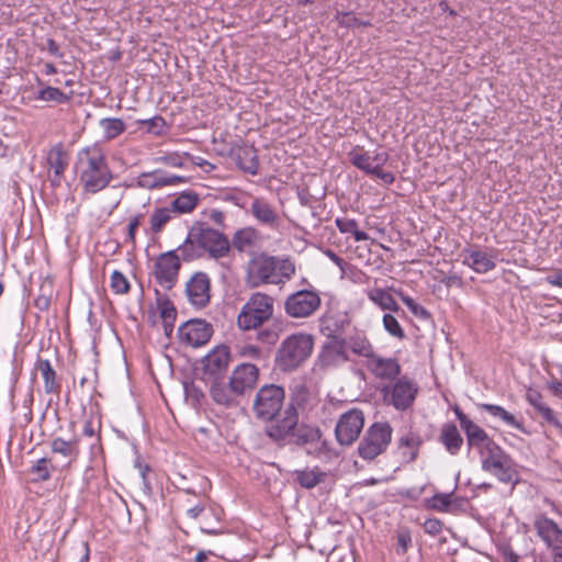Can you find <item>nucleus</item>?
Here are the masks:
<instances>
[{
  "mask_svg": "<svg viewBox=\"0 0 562 562\" xmlns=\"http://www.w3.org/2000/svg\"><path fill=\"white\" fill-rule=\"evenodd\" d=\"M284 398L282 386L266 384L259 389L254 400V414L258 419L268 423L265 432L274 441L285 439L299 423V414L293 405H288L281 413Z\"/></svg>",
  "mask_w": 562,
  "mask_h": 562,
  "instance_id": "nucleus-1",
  "label": "nucleus"
},
{
  "mask_svg": "<svg viewBox=\"0 0 562 562\" xmlns=\"http://www.w3.org/2000/svg\"><path fill=\"white\" fill-rule=\"evenodd\" d=\"M295 271V263L291 258L260 252L247 262L245 281L249 288L282 285L293 278Z\"/></svg>",
  "mask_w": 562,
  "mask_h": 562,
  "instance_id": "nucleus-2",
  "label": "nucleus"
},
{
  "mask_svg": "<svg viewBox=\"0 0 562 562\" xmlns=\"http://www.w3.org/2000/svg\"><path fill=\"white\" fill-rule=\"evenodd\" d=\"M76 169L83 191L88 193H98L106 188L112 180V172L108 166L105 154L97 144L78 151Z\"/></svg>",
  "mask_w": 562,
  "mask_h": 562,
  "instance_id": "nucleus-3",
  "label": "nucleus"
},
{
  "mask_svg": "<svg viewBox=\"0 0 562 562\" xmlns=\"http://www.w3.org/2000/svg\"><path fill=\"white\" fill-rule=\"evenodd\" d=\"M314 349V338L307 333H294L285 337L277 352L276 364L282 372H292L302 367Z\"/></svg>",
  "mask_w": 562,
  "mask_h": 562,
  "instance_id": "nucleus-4",
  "label": "nucleus"
},
{
  "mask_svg": "<svg viewBox=\"0 0 562 562\" xmlns=\"http://www.w3.org/2000/svg\"><path fill=\"white\" fill-rule=\"evenodd\" d=\"M273 315V299L261 292L251 294L237 316V325L243 330L260 327Z\"/></svg>",
  "mask_w": 562,
  "mask_h": 562,
  "instance_id": "nucleus-5",
  "label": "nucleus"
},
{
  "mask_svg": "<svg viewBox=\"0 0 562 562\" xmlns=\"http://www.w3.org/2000/svg\"><path fill=\"white\" fill-rule=\"evenodd\" d=\"M393 429L386 422L373 423L366 431L358 446V453L363 460L371 461L383 453L391 443Z\"/></svg>",
  "mask_w": 562,
  "mask_h": 562,
  "instance_id": "nucleus-6",
  "label": "nucleus"
},
{
  "mask_svg": "<svg viewBox=\"0 0 562 562\" xmlns=\"http://www.w3.org/2000/svg\"><path fill=\"white\" fill-rule=\"evenodd\" d=\"M482 469L503 483H510L515 480V469L510 457L496 443L480 452Z\"/></svg>",
  "mask_w": 562,
  "mask_h": 562,
  "instance_id": "nucleus-7",
  "label": "nucleus"
},
{
  "mask_svg": "<svg viewBox=\"0 0 562 562\" xmlns=\"http://www.w3.org/2000/svg\"><path fill=\"white\" fill-rule=\"evenodd\" d=\"M349 158L353 166L368 175L376 177L384 184L394 182L395 178L393 173L382 169L389 160V154L386 151L375 153V155L371 156L368 151L362 149H353L349 153Z\"/></svg>",
  "mask_w": 562,
  "mask_h": 562,
  "instance_id": "nucleus-8",
  "label": "nucleus"
},
{
  "mask_svg": "<svg viewBox=\"0 0 562 562\" xmlns=\"http://www.w3.org/2000/svg\"><path fill=\"white\" fill-rule=\"evenodd\" d=\"M385 401L397 411H405L411 407L418 393V385L407 376H401L394 384L384 386L382 390Z\"/></svg>",
  "mask_w": 562,
  "mask_h": 562,
  "instance_id": "nucleus-9",
  "label": "nucleus"
},
{
  "mask_svg": "<svg viewBox=\"0 0 562 562\" xmlns=\"http://www.w3.org/2000/svg\"><path fill=\"white\" fill-rule=\"evenodd\" d=\"M321 303L317 292L300 290L286 297L284 310L293 318H305L313 315L319 308Z\"/></svg>",
  "mask_w": 562,
  "mask_h": 562,
  "instance_id": "nucleus-10",
  "label": "nucleus"
},
{
  "mask_svg": "<svg viewBox=\"0 0 562 562\" xmlns=\"http://www.w3.org/2000/svg\"><path fill=\"white\" fill-rule=\"evenodd\" d=\"M364 426V416L362 411L352 408L344 413L335 427L337 441L341 446L352 445L359 437Z\"/></svg>",
  "mask_w": 562,
  "mask_h": 562,
  "instance_id": "nucleus-11",
  "label": "nucleus"
},
{
  "mask_svg": "<svg viewBox=\"0 0 562 562\" xmlns=\"http://www.w3.org/2000/svg\"><path fill=\"white\" fill-rule=\"evenodd\" d=\"M180 270V257L176 250L158 256L155 262L154 276L157 282L166 290L175 286Z\"/></svg>",
  "mask_w": 562,
  "mask_h": 562,
  "instance_id": "nucleus-12",
  "label": "nucleus"
},
{
  "mask_svg": "<svg viewBox=\"0 0 562 562\" xmlns=\"http://www.w3.org/2000/svg\"><path fill=\"white\" fill-rule=\"evenodd\" d=\"M537 535L551 550V558H562V529L552 519L540 515L533 521Z\"/></svg>",
  "mask_w": 562,
  "mask_h": 562,
  "instance_id": "nucleus-13",
  "label": "nucleus"
},
{
  "mask_svg": "<svg viewBox=\"0 0 562 562\" xmlns=\"http://www.w3.org/2000/svg\"><path fill=\"white\" fill-rule=\"evenodd\" d=\"M212 334V326L202 319L188 321L180 326L178 331L181 342L194 348L205 345Z\"/></svg>",
  "mask_w": 562,
  "mask_h": 562,
  "instance_id": "nucleus-14",
  "label": "nucleus"
},
{
  "mask_svg": "<svg viewBox=\"0 0 562 562\" xmlns=\"http://www.w3.org/2000/svg\"><path fill=\"white\" fill-rule=\"evenodd\" d=\"M453 411L467 436V442L470 448H475L480 453L495 442L483 428L473 423L458 406Z\"/></svg>",
  "mask_w": 562,
  "mask_h": 562,
  "instance_id": "nucleus-15",
  "label": "nucleus"
},
{
  "mask_svg": "<svg viewBox=\"0 0 562 562\" xmlns=\"http://www.w3.org/2000/svg\"><path fill=\"white\" fill-rule=\"evenodd\" d=\"M228 347L221 345L213 348L203 359V375L210 380H216L224 374L229 364Z\"/></svg>",
  "mask_w": 562,
  "mask_h": 562,
  "instance_id": "nucleus-16",
  "label": "nucleus"
},
{
  "mask_svg": "<svg viewBox=\"0 0 562 562\" xmlns=\"http://www.w3.org/2000/svg\"><path fill=\"white\" fill-rule=\"evenodd\" d=\"M196 237L202 251L209 252L212 258H222L229 251L228 239L214 228H201Z\"/></svg>",
  "mask_w": 562,
  "mask_h": 562,
  "instance_id": "nucleus-17",
  "label": "nucleus"
},
{
  "mask_svg": "<svg viewBox=\"0 0 562 562\" xmlns=\"http://www.w3.org/2000/svg\"><path fill=\"white\" fill-rule=\"evenodd\" d=\"M367 370L378 380L393 381L401 373V364L396 358L382 357L376 352L364 362Z\"/></svg>",
  "mask_w": 562,
  "mask_h": 562,
  "instance_id": "nucleus-18",
  "label": "nucleus"
},
{
  "mask_svg": "<svg viewBox=\"0 0 562 562\" xmlns=\"http://www.w3.org/2000/svg\"><path fill=\"white\" fill-rule=\"evenodd\" d=\"M258 374L259 371L255 364L241 363L237 366L233 370L228 381L232 391L240 396L252 390L257 384Z\"/></svg>",
  "mask_w": 562,
  "mask_h": 562,
  "instance_id": "nucleus-19",
  "label": "nucleus"
},
{
  "mask_svg": "<svg viewBox=\"0 0 562 562\" xmlns=\"http://www.w3.org/2000/svg\"><path fill=\"white\" fill-rule=\"evenodd\" d=\"M186 292L189 302L196 308L206 306L210 302V279L206 273L196 272L187 282Z\"/></svg>",
  "mask_w": 562,
  "mask_h": 562,
  "instance_id": "nucleus-20",
  "label": "nucleus"
},
{
  "mask_svg": "<svg viewBox=\"0 0 562 562\" xmlns=\"http://www.w3.org/2000/svg\"><path fill=\"white\" fill-rule=\"evenodd\" d=\"M461 256L463 257L462 263L476 273H486L496 267V256L477 247L463 249Z\"/></svg>",
  "mask_w": 562,
  "mask_h": 562,
  "instance_id": "nucleus-21",
  "label": "nucleus"
},
{
  "mask_svg": "<svg viewBox=\"0 0 562 562\" xmlns=\"http://www.w3.org/2000/svg\"><path fill=\"white\" fill-rule=\"evenodd\" d=\"M258 223L276 229L280 224V216L274 206L263 198H254L249 209Z\"/></svg>",
  "mask_w": 562,
  "mask_h": 562,
  "instance_id": "nucleus-22",
  "label": "nucleus"
},
{
  "mask_svg": "<svg viewBox=\"0 0 562 562\" xmlns=\"http://www.w3.org/2000/svg\"><path fill=\"white\" fill-rule=\"evenodd\" d=\"M50 451L61 458L63 467H69L72 462L77 461L80 449L79 440L76 437L66 440L61 437H55L52 439Z\"/></svg>",
  "mask_w": 562,
  "mask_h": 562,
  "instance_id": "nucleus-23",
  "label": "nucleus"
},
{
  "mask_svg": "<svg viewBox=\"0 0 562 562\" xmlns=\"http://www.w3.org/2000/svg\"><path fill=\"white\" fill-rule=\"evenodd\" d=\"M322 359L325 366L336 367L349 360L348 349L341 337H334L323 350Z\"/></svg>",
  "mask_w": 562,
  "mask_h": 562,
  "instance_id": "nucleus-24",
  "label": "nucleus"
},
{
  "mask_svg": "<svg viewBox=\"0 0 562 562\" xmlns=\"http://www.w3.org/2000/svg\"><path fill=\"white\" fill-rule=\"evenodd\" d=\"M232 156L238 168L244 172L250 175L258 173L259 162L255 147L249 145L237 146L233 149Z\"/></svg>",
  "mask_w": 562,
  "mask_h": 562,
  "instance_id": "nucleus-25",
  "label": "nucleus"
},
{
  "mask_svg": "<svg viewBox=\"0 0 562 562\" xmlns=\"http://www.w3.org/2000/svg\"><path fill=\"white\" fill-rule=\"evenodd\" d=\"M344 341L347 349L353 355L369 360L375 352L374 347L367 334L361 330H355L352 334L346 336Z\"/></svg>",
  "mask_w": 562,
  "mask_h": 562,
  "instance_id": "nucleus-26",
  "label": "nucleus"
},
{
  "mask_svg": "<svg viewBox=\"0 0 562 562\" xmlns=\"http://www.w3.org/2000/svg\"><path fill=\"white\" fill-rule=\"evenodd\" d=\"M47 165L54 170L53 183H59L64 172L68 166V154L61 143H57L50 147L47 153Z\"/></svg>",
  "mask_w": 562,
  "mask_h": 562,
  "instance_id": "nucleus-27",
  "label": "nucleus"
},
{
  "mask_svg": "<svg viewBox=\"0 0 562 562\" xmlns=\"http://www.w3.org/2000/svg\"><path fill=\"white\" fill-rule=\"evenodd\" d=\"M423 440L417 431L407 430L398 438V449L401 450L403 460L407 463L414 462L419 452Z\"/></svg>",
  "mask_w": 562,
  "mask_h": 562,
  "instance_id": "nucleus-28",
  "label": "nucleus"
},
{
  "mask_svg": "<svg viewBox=\"0 0 562 562\" xmlns=\"http://www.w3.org/2000/svg\"><path fill=\"white\" fill-rule=\"evenodd\" d=\"M526 400L548 424L561 427L554 412L543 402L540 392L529 389L526 392Z\"/></svg>",
  "mask_w": 562,
  "mask_h": 562,
  "instance_id": "nucleus-29",
  "label": "nucleus"
},
{
  "mask_svg": "<svg viewBox=\"0 0 562 562\" xmlns=\"http://www.w3.org/2000/svg\"><path fill=\"white\" fill-rule=\"evenodd\" d=\"M439 440L445 446L446 450L452 456L457 454L463 445L462 436L460 435L457 426L451 423L442 425Z\"/></svg>",
  "mask_w": 562,
  "mask_h": 562,
  "instance_id": "nucleus-30",
  "label": "nucleus"
},
{
  "mask_svg": "<svg viewBox=\"0 0 562 562\" xmlns=\"http://www.w3.org/2000/svg\"><path fill=\"white\" fill-rule=\"evenodd\" d=\"M36 370L40 371L44 381V390L47 394H58L60 384L56 381V372L50 362L46 359H38L36 362Z\"/></svg>",
  "mask_w": 562,
  "mask_h": 562,
  "instance_id": "nucleus-31",
  "label": "nucleus"
},
{
  "mask_svg": "<svg viewBox=\"0 0 562 562\" xmlns=\"http://www.w3.org/2000/svg\"><path fill=\"white\" fill-rule=\"evenodd\" d=\"M258 234L255 228L245 227L237 231L232 239V245L238 251H246L256 245Z\"/></svg>",
  "mask_w": 562,
  "mask_h": 562,
  "instance_id": "nucleus-32",
  "label": "nucleus"
},
{
  "mask_svg": "<svg viewBox=\"0 0 562 562\" xmlns=\"http://www.w3.org/2000/svg\"><path fill=\"white\" fill-rule=\"evenodd\" d=\"M367 295L371 302L376 304L382 310H387L392 312L400 311V306L397 305L393 296L384 289H370L368 290Z\"/></svg>",
  "mask_w": 562,
  "mask_h": 562,
  "instance_id": "nucleus-33",
  "label": "nucleus"
},
{
  "mask_svg": "<svg viewBox=\"0 0 562 562\" xmlns=\"http://www.w3.org/2000/svg\"><path fill=\"white\" fill-rule=\"evenodd\" d=\"M480 408L486 411L490 415L495 418L503 420L506 425L512 426L516 429L524 430V425L519 422L515 415L507 412L504 407L494 404H480Z\"/></svg>",
  "mask_w": 562,
  "mask_h": 562,
  "instance_id": "nucleus-34",
  "label": "nucleus"
},
{
  "mask_svg": "<svg viewBox=\"0 0 562 562\" xmlns=\"http://www.w3.org/2000/svg\"><path fill=\"white\" fill-rule=\"evenodd\" d=\"M99 126L102 130L103 138L111 140L120 136L126 130L125 123L121 119L104 117L99 121Z\"/></svg>",
  "mask_w": 562,
  "mask_h": 562,
  "instance_id": "nucleus-35",
  "label": "nucleus"
},
{
  "mask_svg": "<svg viewBox=\"0 0 562 562\" xmlns=\"http://www.w3.org/2000/svg\"><path fill=\"white\" fill-rule=\"evenodd\" d=\"M211 396L217 404L231 406L235 403L238 395L232 391L229 385L226 386L223 383L213 382L211 386Z\"/></svg>",
  "mask_w": 562,
  "mask_h": 562,
  "instance_id": "nucleus-36",
  "label": "nucleus"
},
{
  "mask_svg": "<svg viewBox=\"0 0 562 562\" xmlns=\"http://www.w3.org/2000/svg\"><path fill=\"white\" fill-rule=\"evenodd\" d=\"M335 224L340 233L351 234L356 241L369 239V235L358 228V222L348 217H337Z\"/></svg>",
  "mask_w": 562,
  "mask_h": 562,
  "instance_id": "nucleus-37",
  "label": "nucleus"
},
{
  "mask_svg": "<svg viewBox=\"0 0 562 562\" xmlns=\"http://www.w3.org/2000/svg\"><path fill=\"white\" fill-rule=\"evenodd\" d=\"M199 201L198 194L183 192L171 202L172 212L189 213L194 210Z\"/></svg>",
  "mask_w": 562,
  "mask_h": 562,
  "instance_id": "nucleus-38",
  "label": "nucleus"
},
{
  "mask_svg": "<svg viewBox=\"0 0 562 562\" xmlns=\"http://www.w3.org/2000/svg\"><path fill=\"white\" fill-rule=\"evenodd\" d=\"M177 252H179L178 256L180 259L184 261H192L203 256V251L198 243V238L195 240L187 238V240L176 250V254Z\"/></svg>",
  "mask_w": 562,
  "mask_h": 562,
  "instance_id": "nucleus-39",
  "label": "nucleus"
},
{
  "mask_svg": "<svg viewBox=\"0 0 562 562\" xmlns=\"http://www.w3.org/2000/svg\"><path fill=\"white\" fill-rule=\"evenodd\" d=\"M453 493H437L427 499V506L440 513H448L453 503Z\"/></svg>",
  "mask_w": 562,
  "mask_h": 562,
  "instance_id": "nucleus-40",
  "label": "nucleus"
},
{
  "mask_svg": "<svg viewBox=\"0 0 562 562\" xmlns=\"http://www.w3.org/2000/svg\"><path fill=\"white\" fill-rule=\"evenodd\" d=\"M325 477V473L318 469L304 470L297 473L299 483L305 488H313L319 484Z\"/></svg>",
  "mask_w": 562,
  "mask_h": 562,
  "instance_id": "nucleus-41",
  "label": "nucleus"
},
{
  "mask_svg": "<svg viewBox=\"0 0 562 562\" xmlns=\"http://www.w3.org/2000/svg\"><path fill=\"white\" fill-rule=\"evenodd\" d=\"M382 323L385 331L393 338L403 340L406 337L403 327L401 326V324L398 323L397 318L394 315L389 313L384 314Z\"/></svg>",
  "mask_w": 562,
  "mask_h": 562,
  "instance_id": "nucleus-42",
  "label": "nucleus"
},
{
  "mask_svg": "<svg viewBox=\"0 0 562 562\" xmlns=\"http://www.w3.org/2000/svg\"><path fill=\"white\" fill-rule=\"evenodd\" d=\"M171 209H157L150 216V228L154 233H159L165 225L171 220Z\"/></svg>",
  "mask_w": 562,
  "mask_h": 562,
  "instance_id": "nucleus-43",
  "label": "nucleus"
},
{
  "mask_svg": "<svg viewBox=\"0 0 562 562\" xmlns=\"http://www.w3.org/2000/svg\"><path fill=\"white\" fill-rule=\"evenodd\" d=\"M37 99L42 101H52L55 103H66L69 98L60 89L55 87H46L38 91Z\"/></svg>",
  "mask_w": 562,
  "mask_h": 562,
  "instance_id": "nucleus-44",
  "label": "nucleus"
},
{
  "mask_svg": "<svg viewBox=\"0 0 562 562\" xmlns=\"http://www.w3.org/2000/svg\"><path fill=\"white\" fill-rule=\"evenodd\" d=\"M160 310V316L164 321L165 330L168 333V330H172L173 323L176 321L177 311L172 303L168 300H165L159 304Z\"/></svg>",
  "mask_w": 562,
  "mask_h": 562,
  "instance_id": "nucleus-45",
  "label": "nucleus"
},
{
  "mask_svg": "<svg viewBox=\"0 0 562 562\" xmlns=\"http://www.w3.org/2000/svg\"><path fill=\"white\" fill-rule=\"evenodd\" d=\"M111 289L116 294H125L130 290V282L123 273L115 270L111 274Z\"/></svg>",
  "mask_w": 562,
  "mask_h": 562,
  "instance_id": "nucleus-46",
  "label": "nucleus"
},
{
  "mask_svg": "<svg viewBox=\"0 0 562 562\" xmlns=\"http://www.w3.org/2000/svg\"><path fill=\"white\" fill-rule=\"evenodd\" d=\"M52 462L48 458H42L37 460L31 468V472L36 475L41 481H47L50 477L49 463Z\"/></svg>",
  "mask_w": 562,
  "mask_h": 562,
  "instance_id": "nucleus-47",
  "label": "nucleus"
},
{
  "mask_svg": "<svg viewBox=\"0 0 562 562\" xmlns=\"http://www.w3.org/2000/svg\"><path fill=\"white\" fill-rule=\"evenodd\" d=\"M48 290L47 294H40L35 299V306L41 311H45L49 307L53 296V283L50 281H44L41 285V291Z\"/></svg>",
  "mask_w": 562,
  "mask_h": 562,
  "instance_id": "nucleus-48",
  "label": "nucleus"
},
{
  "mask_svg": "<svg viewBox=\"0 0 562 562\" xmlns=\"http://www.w3.org/2000/svg\"><path fill=\"white\" fill-rule=\"evenodd\" d=\"M153 172H154V177H155V181H156L157 188L165 187V186H172V184H176V183H179V182L183 181L182 177H179V176L166 175V173H164L162 171H159V170H156V171H153Z\"/></svg>",
  "mask_w": 562,
  "mask_h": 562,
  "instance_id": "nucleus-49",
  "label": "nucleus"
},
{
  "mask_svg": "<svg viewBox=\"0 0 562 562\" xmlns=\"http://www.w3.org/2000/svg\"><path fill=\"white\" fill-rule=\"evenodd\" d=\"M436 279L440 283L445 284L447 288H452V286L462 288V285H463L462 278L457 273L446 274L442 271H438V276L436 277Z\"/></svg>",
  "mask_w": 562,
  "mask_h": 562,
  "instance_id": "nucleus-50",
  "label": "nucleus"
},
{
  "mask_svg": "<svg viewBox=\"0 0 562 562\" xmlns=\"http://www.w3.org/2000/svg\"><path fill=\"white\" fill-rule=\"evenodd\" d=\"M308 397L310 393L305 386H296L289 405H293V407L296 409V406H303L308 401Z\"/></svg>",
  "mask_w": 562,
  "mask_h": 562,
  "instance_id": "nucleus-51",
  "label": "nucleus"
},
{
  "mask_svg": "<svg viewBox=\"0 0 562 562\" xmlns=\"http://www.w3.org/2000/svg\"><path fill=\"white\" fill-rule=\"evenodd\" d=\"M401 300L408 307V310L416 316L428 317L429 313L419 304H417L411 296L400 293Z\"/></svg>",
  "mask_w": 562,
  "mask_h": 562,
  "instance_id": "nucleus-52",
  "label": "nucleus"
},
{
  "mask_svg": "<svg viewBox=\"0 0 562 562\" xmlns=\"http://www.w3.org/2000/svg\"><path fill=\"white\" fill-rule=\"evenodd\" d=\"M401 300L408 307V310L416 316L428 317L429 313L419 304H417L411 296L400 293Z\"/></svg>",
  "mask_w": 562,
  "mask_h": 562,
  "instance_id": "nucleus-53",
  "label": "nucleus"
},
{
  "mask_svg": "<svg viewBox=\"0 0 562 562\" xmlns=\"http://www.w3.org/2000/svg\"><path fill=\"white\" fill-rule=\"evenodd\" d=\"M396 540H397V548H396L397 553L404 554L407 551V549L411 544V541H412L411 533L406 530H402L397 533Z\"/></svg>",
  "mask_w": 562,
  "mask_h": 562,
  "instance_id": "nucleus-54",
  "label": "nucleus"
},
{
  "mask_svg": "<svg viewBox=\"0 0 562 562\" xmlns=\"http://www.w3.org/2000/svg\"><path fill=\"white\" fill-rule=\"evenodd\" d=\"M142 124L147 125L149 132L158 134L165 126V120L161 116H155L148 120L140 121Z\"/></svg>",
  "mask_w": 562,
  "mask_h": 562,
  "instance_id": "nucleus-55",
  "label": "nucleus"
},
{
  "mask_svg": "<svg viewBox=\"0 0 562 562\" xmlns=\"http://www.w3.org/2000/svg\"><path fill=\"white\" fill-rule=\"evenodd\" d=\"M424 529L427 533L436 536L442 530V522L437 518H429L424 522Z\"/></svg>",
  "mask_w": 562,
  "mask_h": 562,
  "instance_id": "nucleus-56",
  "label": "nucleus"
},
{
  "mask_svg": "<svg viewBox=\"0 0 562 562\" xmlns=\"http://www.w3.org/2000/svg\"><path fill=\"white\" fill-rule=\"evenodd\" d=\"M336 19L339 24L345 26L364 25V23L358 22V20L349 12L337 13Z\"/></svg>",
  "mask_w": 562,
  "mask_h": 562,
  "instance_id": "nucleus-57",
  "label": "nucleus"
},
{
  "mask_svg": "<svg viewBox=\"0 0 562 562\" xmlns=\"http://www.w3.org/2000/svg\"><path fill=\"white\" fill-rule=\"evenodd\" d=\"M137 182L143 188H147V189L157 188V184H156V181H155V177H154V172L142 173L138 177V181Z\"/></svg>",
  "mask_w": 562,
  "mask_h": 562,
  "instance_id": "nucleus-58",
  "label": "nucleus"
},
{
  "mask_svg": "<svg viewBox=\"0 0 562 562\" xmlns=\"http://www.w3.org/2000/svg\"><path fill=\"white\" fill-rule=\"evenodd\" d=\"M142 215H135L130 220L127 237L131 241L135 240L136 229L140 224Z\"/></svg>",
  "mask_w": 562,
  "mask_h": 562,
  "instance_id": "nucleus-59",
  "label": "nucleus"
},
{
  "mask_svg": "<svg viewBox=\"0 0 562 562\" xmlns=\"http://www.w3.org/2000/svg\"><path fill=\"white\" fill-rule=\"evenodd\" d=\"M43 49H46L50 55L61 57L63 54L59 49L58 44L53 38H47Z\"/></svg>",
  "mask_w": 562,
  "mask_h": 562,
  "instance_id": "nucleus-60",
  "label": "nucleus"
},
{
  "mask_svg": "<svg viewBox=\"0 0 562 562\" xmlns=\"http://www.w3.org/2000/svg\"><path fill=\"white\" fill-rule=\"evenodd\" d=\"M82 434L89 438H92L95 442L99 441V435L97 434L91 422L85 423Z\"/></svg>",
  "mask_w": 562,
  "mask_h": 562,
  "instance_id": "nucleus-61",
  "label": "nucleus"
},
{
  "mask_svg": "<svg viewBox=\"0 0 562 562\" xmlns=\"http://www.w3.org/2000/svg\"><path fill=\"white\" fill-rule=\"evenodd\" d=\"M546 281L553 285V286H560L562 288V270H559L552 274H549L547 278H546Z\"/></svg>",
  "mask_w": 562,
  "mask_h": 562,
  "instance_id": "nucleus-62",
  "label": "nucleus"
},
{
  "mask_svg": "<svg viewBox=\"0 0 562 562\" xmlns=\"http://www.w3.org/2000/svg\"><path fill=\"white\" fill-rule=\"evenodd\" d=\"M277 337L278 335L274 331L262 330L259 334V339L268 344H273L277 340Z\"/></svg>",
  "mask_w": 562,
  "mask_h": 562,
  "instance_id": "nucleus-63",
  "label": "nucleus"
},
{
  "mask_svg": "<svg viewBox=\"0 0 562 562\" xmlns=\"http://www.w3.org/2000/svg\"><path fill=\"white\" fill-rule=\"evenodd\" d=\"M194 164L199 166L201 169H203L205 172H211L215 169L214 165H212L211 162L201 157H196Z\"/></svg>",
  "mask_w": 562,
  "mask_h": 562,
  "instance_id": "nucleus-64",
  "label": "nucleus"
}]
</instances>
